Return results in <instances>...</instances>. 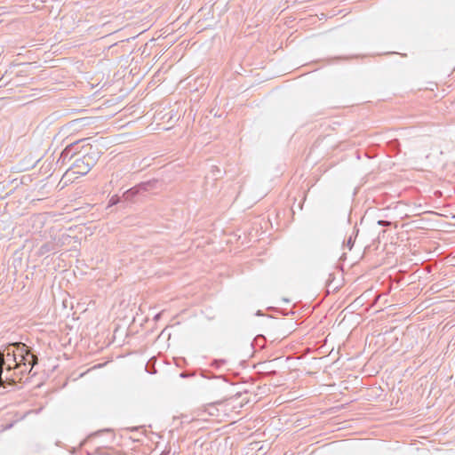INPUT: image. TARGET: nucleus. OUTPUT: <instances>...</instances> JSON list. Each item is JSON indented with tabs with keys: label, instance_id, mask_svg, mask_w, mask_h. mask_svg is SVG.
Segmentation results:
<instances>
[{
	"label": "nucleus",
	"instance_id": "nucleus-2",
	"mask_svg": "<svg viewBox=\"0 0 455 455\" xmlns=\"http://www.w3.org/2000/svg\"><path fill=\"white\" fill-rule=\"evenodd\" d=\"M7 379H9L10 381H12V383H15L16 382V379L15 378H7Z\"/></svg>",
	"mask_w": 455,
	"mask_h": 455
},
{
	"label": "nucleus",
	"instance_id": "nucleus-1",
	"mask_svg": "<svg viewBox=\"0 0 455 455\" xmlns=\"http://www.w3.org/2000/svg\"><path fill=\"white\" fill-rule=\"evenodd\" d=\"M83 148L85 154L76 157L62 177V180L66 182H73L75 180L86 175L98 161V156L92 150V145L86 144Z\"/></svg>",
	"mask_w": 455,
	"mask_h": 455
}]
</instances>
